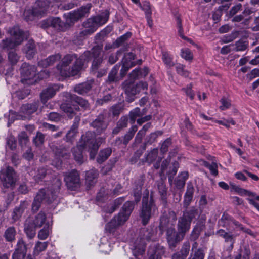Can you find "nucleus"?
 <instances>
[{
  "mask_svg": "<svg viewBox=\"0 0 259 259\" xmlns=\"http://www.w3.org/2000/svg\"><path fill=\"white\" fill-rule=\"evenodd\" d=\"M91 53L84 52L78 58L76 54H67L62 59L58 69L62 76H70L77 75L83 68L85 63L90 60Z\"/></svg>",
  "mask_w": 259,
  "mask_h": 259,
  "instance_id": "f257e3e1",
  "label": "nucleus"
},
{
  "mask_svg": "<svg viewBox=\"0 0 259 259\" xmlns=\"http://www.w3.org/2000/svg\"><path fill=\"white\" fill-rule=\"evenodd\" d=\"M53 191L45 188L41 189L37 193L31 206L32 211L33 212H36L39 210L41 203L50 204L56 199L62 183L58 178L53 179Z\"/></svg>",
  "mask_w": 259,
  "mask_h": 259,
  "instance_id": "f03ea898",
  "label": "nucleus"
},
{
  "mask_svg": "<svg viewBox=\"0 0 259 259\" xmlns=\"http://www.w3.org/2000/svg\"><path fill=\"white\" fill-rule=\"evenodd\" d=\"M157 208L152 196L149 193L145 194L142 198V206L140 209V217L143 225H147L151 217L154 214Z\"/></svg>",
  "mask_w": 259,
  "mask_h": 259,
  "instance_id": "7ed1b4c3",
  "label": "nucleus"
},
{
  "mask_svg": "<svg viewBox=\"0 0 259 259\" xmlns=\"http://www.w3.org/2000/svg\"><path fill=\"white\" fill-rule=\"evenodd\" d=\"M77 145L78 148L88 150L90 152L91 160L95 157L99 147L94 133L91 131H88L83 135Z\"/></svg>",
  "mask_w": 259,
  "mask_h": 259,
  "instance_id": "20e7f679",
  "label": "nucleus"
},
{
  "mask_svg": "<svg viewBox=\"0 0 259 259\" xmlns=\"http://www.w3.org/2000/svg\"><path fill=\"white\" fill-rule=\"evenodd\" d=\"M12 38L3 39L0 42V48L5 50L13 49L21 44L24 38V34L18 26H14L8 31Z\"/></svg>",
  "mask_w": 259,
  "mask_h": 259,
  "instance_id": "39448f33",
  "label": "nucleus"
},
{
  "mask_svg": "<svg viewBox=\"0 0 259 259\" xmlns=\"http://www.w3.org/2000/svg\"><path fill=\"white\" fill-rule=\"evenodd\" d=\"M198 209L194 207L183 211V215L179 217L177 225V230L185 236L189 231L192 221L198 215Z\"/></svg>",
  "mask_w": 259,
  "mask_h": 259,
  "instance_id": "423d86ee",
  "label": "nucleus"
},
{
  "mask_svg": "<svg viewBox=\"0 0 259 259\" xmlns=\"http://www.w3.org/2000/svg\"><path fill=\"white\" fill-rule=\"evenodd\" d=\"M154 233L151 229H143L140 230V234L134 243L133 253L135 256L141 255L145 252L146 241L152 239Z\"/></svg>",
  "mask_w": 259,
  "mask_h": 259,
  "instance_id": "0eeeda50",
  "label": "nucleus"
},
{
  "mask_svg": "<svg viewBox=\"0 0 259 259\" xmlns=\"http://www.w3.org/2000/svg\"><path fill=\"white\" fill-rule=\"evenodd\" d=\"M0 180L4 187L14 188L17 181L18 177L13 168L7 166L0 170Z\"/></svg>",
  "mask_w": 259,
  "mask_h": 259,
  "instance_id": "6e6552de",
  "label": "nucleus"
},
{
  "mask_svg": "<svg viewBox=\"0 0 259 259\" xmlns=\"http://www.w3.org/2000/svg\"><path fill=\"white\" fill-rule=\"evenodd\" d=\"M64 181L67 188L71 190H75L80 186L79 174L75 169L66 172L64 175Z\"/></svg>",
  "mask_w": 259,
  "mask_h": 259,
  "instance_id": "1a4fd4ad",
  "label": "nucleus"
},
{
  "mask_svg": "<svg viewBox=\"0 0 259 259\" xmlns=\"http://www.w3.org/2000/svg\"><path fill=\"white\" fill-rule=\"evenodd\" d=\"M109 33L107 29H105L99 33H97L95 36V39L96 40H98L100 42H96L97 44L94 46L90 51H86L85 52H90L91 53V56H92L93 59L95 58H100L101 53L103 49V44L102 41L104 40L105 36ZM91 57H90V59Z\"/></svg>",
  "mask_w": 259,
  "mask_h": 259,
  "instance_id": "9d476101",
  "label": "nucleus"
},
{
  "mask_svg": "<svg viewBox=\"0 0 259 259\" xmlns=\"http://www.w3.org/2000/svg\"><path fill=\"white\" fill-rule=\"evenodd\" d=\"M39 106V102L38 101L23 104L20 108V113L23 114H18L16 115V119L25 120L29 118L31 114L37 110Z\"/></svg>",
  "mask_w": 259,
  "mask_h": 259,
  "instance_id": "9b49d317",
  "label": "nucleus"
},
{
  "mask_svg": "<svg viewBox=\"0 0 259 259\" xmlns=\"http://www.w3.org/2000/svg\"><path fill=\"white\" fill-rule=\"evenodd\" d=\"M21 81L25 83L27 80L33 79L36 74L35 66L29 64L26 62L22 64L20 68Z\"/></svg>",
  "mask_w": 259,
  "mask_h": 259,
  "instance_id": "f8f14e48",
  "label": "nucleus"
},
{
  "mask_svg": "<svg viewBox=\"0 0 259 259\" xmlns=\"http://www.w3.org/2000/svg\"><path fill=\"white\" fill-rule=\"evenodd\" d=\"M91 7L92 5L90 3L85 6L81 7L77 10L68 13L67 18L69 19L71 22H77L80 19L88 16Z\"/></svg>",
  "mask_w": 259,
  "mask_h": 259,
  "instance_id": "ddd939ff",
  "label": "nucleus"
},
{
  "mask_svg": "<svg viewBox=\"0 0 259 259\" xmlns=\"http://www.w3.org/2000/svg\"><path fill=\"white\" fill-rule=\"evenodd\" d=\"M166 237L169 248L173 249L183 240L185 236L178 230L176 231L174 228L170 229L167 231L166 233Z\"/></svg>",
  "mask_w": 259,
  "mask_h": 259,
  "instance_id": "4468645a",
  "label": "nucleus"
},
{
  "mask_svg": "<svg viewBox=\"0 0 259 259\" xmlns=\"http://www.w3.org/2000/svg\"><path fill=\"white\" fill-rule=\"evenodd\" d=\"M82 27L83 30L76 33L77 37L80 40L93 33L98 28L92 18L87 19L83 23Z\"/></svg>",
  "mask_w": 259,
  "mask_h": 259,
  "instance_id": "2eb2a0df",
  "label": "nucleus"
},
{
  "mask_svg": "<svg viewBox=\"0 0 259 259\" xmlns=\"http://www.w3.org/2000/svg\"><path fill=\"white\" fill-rule=\"evenodd\" d=\"M178 168V163H162L161 168V175H167L169 182L171 184Z\"/></svg>",
  "mask_w": 259,
  "mask_h": 259,
  "instance_id": "dca6fc26",
  "label": "nucleus"
},
{
  "mask_svg": "<svg viewBox=\"0 0 259 259\" xmlns=\"http://www.w3.org/2000/svg\"><path fill=\"white\" fill-rule=\"evenodd\" d=\"M63 96L68 102H74L78 106H80L84 110L90 109V104L88 101L82 97L77 96L75 94H72L68 92H64Z\"/></svg>",
  "mask_w": 259,
  "mask_h": 259,
  "instance_id": "f3484780",
  "label": "nucleus"
},
{
  "mask_svg": "<svg viewBox=\"0 0 259 259\" xmlns=\"http://www.w3.org/2000/svg\"><path fill=\"white\" fill-rule=\"evenodd\" d=\"M165 253V248L158 243L151 244L148 250L149 259H159Z\"/></svg>",
  "mask_w": 259,
  "mask_h": 259,
  "instance_id": "a211bd4d",
  "label": "nucleus"
},
{
  "mask_svg": "<svg viewBox=\"0 0 259 259\" xmlns=\"http://www.w3.org/2000/svg\"><path fill=\"white\" fill-rule=\"evenodd\" d=\"M27 246L24 240L21 238L18 240L16 247L12 254V259H24L27 253Z\"/></svg>",
  "mask_w": 259,
  "mask_h": 259,
  "instance_id": "6ab92c4d",
  "label": "nucleus"
},
{
  "mask_svg": "<svg viewBox=\"0 0 259 259\" xmlns=\"http://www.w3.org/2000/svg\"><path fill=\"white\" fill-rule=\"evenodd\" d=\"M60 86L59 84H54L48 86L42 90L40 94V100L43 104L52 98L55 95L56 92L59 91Z\"/></svg>",
  "mask_w": 259,
  "mask_h": 259,
  "instance_id": "aec40b11",
  "label": "nucleus"
},
{
  "mask_svg": "<svg viewBox=\"0 0 259 259\" xmlns=\"http://www.w3.org/2000/svg\"><path fill=\"white\" fill-rule=\"evenodd\" d=\"M122 86L125 93L128 96V102H132L134 100V96L140 92V90H138L137 85L132 81H126L123 83Z\"/></svg>",
  "mask_w": 259,
  "mask_h": 259,
  "instance_id": "412c9836",
  "label": "nucleus"
},
{
  "mask_svg": "<svg viewBox=\"0 0 259 259\" xmlns=\"http://www.w3.org/2000/svg\"><path fill=\"white\" fill-rule=\"evenodd\" d=\"M70 102L62 103L60 106V108L69 118H72L73 117L77 116V113L80 111V109L77 105L75 104L73 102Z\"/></svg>",
  "mask_w": 259,
  "mask_h": 259,
  "instance_id": "4be33fe9",
  "label": "nucleus"
},
{
  "mask_svg": "<svg viewBox=\"0 0 259 259\" xmlns=\"http://www.w3.org/2000/svg\"><path fill=\"white\" fill-rule=\"evenodd\" d=\"M50 148L57 158H67L70 154V149L64 146H58L52 144Z\"/></svg>",
  "mask_w": 259,
  "mask_h": 259,
  "instance_id": "5701e85b",
  "label": "nucleus"
},
{
  "mask_svg": "<svg viewBox=\"0 0 259 259\" xmlns=\"http://www.w3.org/2000/svg\"><path fill=\"white\" fill-rule=\"evenodd\" d=\"M28 203L27 201L22 202L18 206L14 209L12 214V219L14 222L18 221L22 216L25 210L28 208Z\"/></svg>",
  "mask_w": 259,
  "mask_h": 259,
  "instance_id": "b1692460",
  "label": "nucleus"
},
{
  "mask_svg": "<svg viewBox=\"0 0 259 259\" xmlns=\"http://www.w3.org/2000/svg\"><path fill=\"white\" fill-rule=\"evenodd\" d=\"M190 244L189 242L183 243L181 250L174 253L171 256L172 259H186L189 255Z\"/></svg>",
  "mask_w": 259,
  "mask_h": 259,
  "instance_id": "393cba45",
  "label": "nucleus"
},
{
  "mask_svg": "<svg viewBox=\"0 0 259 259\" xmlns=\"http://www.w3.org/2000/svg\"><path fill=\"white\" fill-rule=\"evenodd\" d=\"M22 51L27 58L32 59L36 53V48L34 41L29 40L23 47Z\"/></svg>",
  "mask_w": 259,
  "mask_h": 259,
  "instance_id": "a878e982",
  "label": "nucleus"
},
{
  "mask_svg": "<svg viewBox=\"0 0 259 259\" xmlns=\"http://www.w3.org/2000/svg\"><path fill=\"white\" fill-rule=\"evenodd\" d=\"M62 26L61 20L58 17L48 18L43 21L41 24V27L43 28L52 27L56 29H59Z\"/></svg>",
  "mask_w": 259,
  "mask_h": 259,
  "instance_id": "bb28decb",
  "label": "nucleus"
},
{
  "mask_svg": "<svg viewBox=\"0 0 259 259\" xmlns=\"http://www.w3.org/2000/svg\"><path fill=\"white\" fill-rule=\"evenodd\" d=\"M105 116L103 113L100 114L98 117L92 122L91 125L97 128V131L100 133L106 129L107 125L105 122Z\"/></svg>",
  "mask_w": 259,
  "mask_h": 259,
  "instance_id": "cd10ccee",
  "label": "nucleus"
},
{
  "mask_svg": "<svg viewBox=\"0 0 259 259\" xmlns=\"http://www.w3.org/2000/svg\"><path fill=\"white\" fill-rule=\"evenodd\" d=\"M194 188L191 183H188L186 192L184 195L183 206L187 208L192 202L194 193Z\"/></svg>",
  "mask_w": 259,
  "mask_h": 259,
  "instance_id": "c85d7f7f",
  "label": "nucleus"
},
{
  "mask_svg": "<svg viewBox=\"0 0 259 259\" xmlns=\"http://www.w3.org/2000/svg\"><path fill=\"white\" fill-rule=\"evenodd\" d=\"M61 58V55L59 53L55 54L49 56L45 59L38 62V65L42 67H47L52 65L56 62L59 61Z\"/></svg>",
  "mask_w": 259,
  "mask_h": 259,
  "instance_id": "c756f323",
  "label": "nucleus"
},
{
  "mask_svg": "<svg viewBox=\"0 0 259 259\" xmlns=\"http://www.w3.org/2000/svg\"><path fill=\"white\" fill-rule=\"evenodd\" d=\"M93 83L94 80H90L77 84L74 87V91L80 95L86 94L91 90Z\"/></svg>",
  "mask_w": 259,
  "mask_h": 259,
  "instance_id": "7c9ffc66",
  "label": "nucleus"
},
{
  "mask_svg": "<svg viewBox=\"0 0 259 259\" xmlns=\"http://www.w3.org/2000/svg\"><path fill=\"white\" fill-rule=\"evenodd\" d=\"M31 223L37 228H40L44 224L45 225L46 221V215L45 212L40 211L38 214L35 216L34 218H28Z\"/></svg>",
  "mask_w": 259,
  "mask_h": 259,
  "instance_id": "2f4dec72",
  "label": "nucleus"
},
{
  "mask_svg": "<svg viewBox=\"0 0 259 259\" xmlns=\"http://www.w3.org/2000/svg\"><path fill=\"white\" fill-rule=\"evenodd\" d=\"M98 176V171L95 169H92L86 172L85 180L88 187L92 186L96 183Z\"/></svg>",
  "mask_w": 259,
  "mask_h": 259,
  "instance_id": "473e14b6",
  "label": "nucleus"
},
{
  "mask_svg": "<svg viewBox=\"0 0 259 259\" xmlns=\"http://www.w3.org/2000/svg\"><path fill=\"white\" fill-rule=\"evenodd\" d=\"M51 170L50 169L46 167L39 168L38 169L37 174L35 176V180L39 182L40 181H42L44 179L45 181H48V179L51 178Z\"/></svg>",
  "mask_w": 259,
  "mask_h": 259,
  "instance_id": "72a5a7b5",
  "label": "nucleus"
},
{
  "mask_svg": "<svg viewBox=\"0 0 259 259\" xmlns=\"http://www.w3.org/2000/svg\"><path fill=\"white\" fill-rule=\"evenodd\" d=\"M36 228H37L33 225L30 221L26 219L24 225V232L29 239H32L35 236Z\"/></svg>",
  "mask_w": 259,
  "mask_h": 259,
  "instance_id": "f704fd0d",
  "label": "nucleus"
},
{
  "mask_svg": "<svg viewBox=\"0 0 259 259\" xmlns=\"http://www.w3.org/2000/svg\"><path fill=\"white\" fill-rule=\"evenodd\" d=\"M159 228L161 231V234H163L164 231H168L170 229H174L172 223L169 222V218L166 216H163L161 218Z\"/></svg>",
  "mask_w": 259,
  "mask_h": 259,
  "instance_id": "c9c22d12",
  "label": "nucleus"
},
{
  "mask_svg": "<svg viewBox=\"0 0 259 259\" xmlns=\"http://www.w3.org/2000/svg\"><path fill=\"white\" fill-rule=\"evenodd\" d=\"M124 201V197H119L116 199L113 202V203L105 206L103 208L104 212L109 213H113L116 209H117L119 206H120Z\"/></svg>",
  "mask_w": 259,
  "mask_h": 259,
  "instance_id": "e433bc0d",
  "label": "nucleus"
},
{
  "mask_svg": "<svg viewBox=\"0 0 259 259\" xmlns=\"http://www.w3.org/2000/svg\"><path fill=\"white\" fill-rule=\"evenodd\" d=\"M128 118L127 116H122L116 123V127L113 130L112 134H118L121 130L126 127L128 124Z\"/></svg>",
  "mask_w": 259,
  "mask_h": 259,
  "instance_id": "4c0bfd02",
  "label": "nucleus"
},
{
  "mask_svg": "<svg viewBox=\"0 0 259 259\" xmlns=\"http://www.w3.org/2000/svg\"><path fill=\"white\" fill-rule=\"evenodd\" d=\"M189 177V174L187 171H183L181 172L177 177L175 180V185L176 187L181 189L183 188L185 185L186 181Z\"/></svg>",
  "mask_w": 259,
  "mask_h": 259,
  "instance_id": "58836bf2",
  "label": "nucleus"
},
{
  "mask_svg": "<svg viewBox=\"0 0 259 259\" xmlns=\"http://www.w3.org/2000/svg\"><path fill=\"white\" fill-rule=\"evenodd\" d=\"M138 130L137 125L132 126L123 137V144L126 146L128 142L133 139L136 132Z\"/></svg>",
  "mask_w": 259,
  "mask_h": 259,
  "instance_id": "ea45409f",
  "label": "nucleus"
},
{
  "mask_svg": "<svg viewBox=\"0 0 259 259\" xmlns=\"http://www.w3.org/2000/svg\"><path fill=\"white\" fill-rule=\"evenodd\" d=\"M91 18L93 19L94 23L98 28L106 23L108 20L109 15L108 14H104L97 15Z\"/></svg>",
  "mask_w": 259,
  "mask_h": 259,
  "instance_id": "a19ab883",
  "label": "nucleus"
},
{
  "mask_svg": "<svg viewBox=\"0 0 259 259\" xmlns=\"http://www.w3.org/2000/svg\"><path fill=\"white\" fill-rule=\"evenodd\" d=\"M158 150L155 148L152 150L147 155L146 160L147 162H161L162 158L158 156Z\"/></svg>",
  "mask_w": 259,
  "mask_h": 259,
  "instance_id": "79ce46f5",
  "label": "nucleus"
},
{
  "mask_svg": "<svg viewBox=\"0 0 259 259\" xmlns=\"http://www.w3.org/2000/svg\"><path fill=\"white\" fill-rule=\"evenodd\" d=\"M120 65L116 64L111 69V71L109 73L107 82L111 83L112 82H116L118 80L117 77L116 76L118 71L119 69Z\"/></svg>",
  "mask_w": 259,
  "mask_h": 259,
  "instance_id": "37998d69",
  "label": "nucleus"
},
{
  "mask_svg": "<svg viewBox=\"0 0 259 259\" xmlns=\"http://www.w3.org/2000/svg\"><path fill=\"white\" fill-rule=\"evenodd\" d=\"M20 58V56L15 51H9L8 53V61L11 66L17 64Z\"/></svg>",
  "mask_w": 259,
  "mask_h": 259,
  "instance_id": "c03bdc74",
  "label": "nucleus"
},
{
  "mask_svg": "<svg viewBox=\"0 0 259 259\" xmlns=\"http://www.w3.org/2000/svg\"><path fill=\"white\" fill-rule=\"evenodd\" d=\"M146 113L145 109H143V111L141 112L140 109L136 108L130 113V118L131 124H133L137 117L142 116Z\"/></svg>",
  "mask_w": 259,
  "mask_h": 259,
  "instance_id": "a18cd8bd",
  "label": "nucleus"
},
{
  "mask_svg": "<svg viewBox=\"0 0 259 259\" xmlns=\"http://www.w3.org/2000/svg\"><path fill=\"white\" fill-rule=\"evenodd\" d=\"M16 231L14 227H10L6 229L5 232L4 236L6 241L12 242L15 239Z\"/></svg>",
  "mask_w": 259,
  "mask_h": 259,
  "instance_id": "49530a36",
  "label": "nucleus"
},
{
  "mask_svg": "<svg viewBox=\"0 0 259 259\" xmlns=\"http://www.w3.org/2000/svg\"><path fill=\"white\" fill-rule=\"evenodd\" d=\"M111 153L112 149L110 148H107L101 150L99 153L98 162H104L110 156Z\"/></svg>",
  "mask_w": 259,
  "mask_h": 259,
  "instance_id": "de8ad7c7",
  "label": "nucleus"
},
{
  "mask_svg": "<svg viewBox=\"0 0 259 259\" xmlns=\"http://www.w3.org/2000/svg\"><path fill=\"white\" fill-rule=\"evenodd\" d=\"M51 228L49 226V223L45 224V225L42 229L40 230L38 233V238L40 240L46 239L50 233Z\"/></svg>",
  "mask_w": 259,
  "mask_h": 259,
  "instance_id": "09e8293b",
  "label": "nucleus"
},
{
  "mask_svg": "<svg viewBox=\"0 0 259 259\" xmlns=\"http://www.w3.org/2000/svg\"><path fill=\"white\" fill-rule=\"evenodd\" d=\"M48 245V242H41L37 241L33 249V254L34 255H38L41 252L44 251Z\"/></svg>",
  "mask_w": 259,
  "mask_h": 259,
  "instance_id": "8fccbe9b",
  "label": "nucleus"
},
{
  "mask_svg": "<svg viewBox=\"0 0 259 259\" xmlns=\"http://www.w3.org/2000/svg\"><path fill=\"white\" fill-rule=\"evenodd\" d=\"M135 58V55L133 53H128L125 54L124 57L123 58L121 63H125V61L126 62L127 64H130L132 65V67L135 66L137 64L139 63V62H141V60H138L137 63H136L134 61V60Z\"/></svg>",
  "mask_w": 259,
  "mask_h": 259,
  "instance_id": "3c124183",
  "label": "nucleus"
},
{
  "mask_svg": "<svg viewBox=\"0 0 259 259\" xmlns=\"http://www.w3.org/2000/svg\"><path fill=\"white\" fill-rule=\"evenodd\" d=\"M104 62L103 57L102 56L100 58H95L92 63L91 67V72L97 71L100 68Z\"/></svg>",
  "mask_w": 259,
  "mask_h": 259,
  "instance_id": "603ef678",
  "label": "nucleus"
},
{
  "mask_svg": "<svg viewBox=\"0 0 259 259\" xmlns=\"http://www.w3.org/2000/svg\"><path fill=\"white\" fill-rule=\"evenodd\" d=\"M157 187L159 190V193L161 196L162 199L165 201L166 199L167 188L162 180H160L157 182Z\"/></svg>",
  "mask_w": 259,
  "mask_h": 259,
  "instance_id": "864d4df0",
  "label": "nucleus"
},
{
  "mask_svg": "<svg viewBox=\"0 0 259 259\" xmlns=\"http://www.w3.org/2000/svg\"><path fill=\"white\" fill-rule=\"evenodd\" d=\"M163 132L162 131H157L151 133L146 138L145 144H151L154 143L158 136H161Z\"/></svg>",
  "mask_w": 259,
  "mask_h": 259,
  "instance_id": "5fc2aeb1",
  "label": "nucleus"
},
{
  "mask_svg": "<svg viewBox=\"0 0 259 259\" xmlns=\"http://www.w3.org/2000/svg\"><path fill=\"white\" fill-rule=\"evenodd\" d=\"M18 139L19 144L22 148L26 146L29 142V137L25 132H22L18 135Z\"/></svg>",
  "mask_w": 259,
  "mask_h": 259,
  "instance_id": "6e6d98bb",
  "label": "nucleus"
},
{
  "mask_svg": "<svg viewBox=\"0 0 259 259\" xmlns=\"http://www.w3.org/2000/svg\"><path fill=\"white\" fill-rule=\"evenodd\" d=\"M120 225L117 222L116 217L113 218L110 222L107 224L105 227V230L109 232L113 233L114 232L115 229Z\"/></svg>",
  "mask_w": 259,
  "mask_h": 259,
  "instance_id": "4d7b16f0",
  "label": "nucleus"
},
{
  "mask_svg": "<svg viewBox=\"0 0 259 259\" xmlns=\"http://www.w3.org/2000/svg\"><path fill=\"white\" fill-rule=\"evenodd\" d=\"M135 203L133 201L126 202L122 208V211L130 217L134 209Z\"/></svg>",
  "mask_w": 259,
  "mask_h": 259,
  "instance_id": "13d9d810",
  "label": "nucleus"
},
{
  "mask_svg": "<svg viewBox=\"0 0 259 259\" xmlns=\"http://www.w3.org/2000/svg\"><path fill=\"white\" fill-rule=\"evenodd\" d=\"M162 59L167 67L170 68L175 65L172 57L167 52L162 53Z\"/></svg>",
  "mask_w": 259,
  "mask_h": 259,
  "instance_id": "bf43d9fd",
  "label": "nucleus"
},
{
  "mask_svg": "<svg viewBox=\"0 0 259 259\" xmlns=\"http://www.w3.org/2000/svg\"><path fill=\"white\" fill-rule=\"evenodd\" d=\"M51 2V0H39L36 2L34 7H39L42 9L41 12H46Z\"/></svg>",
  "mask_w": 259,
  "mask_h": 259,
  "instance_id": "052dcab7",
  "label": "nucleus"
},
{
  "mask_svg": "<svg viewBox=\"0 0 259 259\" xmlns=\"http://www.w3.org/2000/svg\"><path fill=\"white\" fill-rule=\"evenodd\" d=\"M132 36L131 32H128L125 34L121 36L118 38L115 42L114 43V45L115 47L117 48L121 46L124 42H125L128 38H130Z\"/></svg>",
  "mask_w": 259,
  "mask_h": 259,
  "instance_id": "680f3d73",
  "label": "nucleus"
},
{
  "mask_svg": "<svg viewBox=\"0 0 259 259\" xmlns=\"http://www.w3.org/2000/svg\"><path fill=\"white\" fill-rule=\"evenodd\" d=\"M45 135L38 132L36 136L33 138V141L36 146H39L43 144L45 140Z\"/></svg>",
  "mask_w": 259,
  "mask_h": 259,
  "instance_id": "e2e57ef3",
  "label": "nucleus"
},
{
  "mask_svg": "<svg viewBox=\"0 0 259 259\" xmlns=\"http://www.w3.org/2000/svg\"><path fill=\"white\" fill-rule=\"evenodd\" d=\"M176 71L177 73L185 77H187L189 76V72L185 69V66L182 64H177L176 67Z\"/></svg>",
  "mask_w": 259,
  "mask_h": 259,
  "instance_id": "0e129e2a",
  "label": "nucleus"
},
{
  "mask_svg": "<svg viewBox=\"0 0 259 259\" xmlns=\"http://www.w3.org/2000/svg\"><path fill=\"white\" fill-rule=\"evenodd\" d=\"M204 166L210 170L212 175L216 176L218 175L217 163H204Z\"/></svg>",
  "mask_w": 259,
  "mask_h": 259,
  "instance_id": "69168bd1",
  "label": "nucleus"
},
{
  "mask_svg": "<svg viewBox=\"0 0 259 259\" xmlns=\"http://www.w3.org/2000/svg\"><path fill=\"white\" fill-rule=\"evenodd\" d=\"M235 47L233 49L235 51H243L247 48V44L246 42L242 40H239L235 43Z\"/></svg>",
  "mask_w": 259,
  "mask_h": 259,
  "instance_id": "338daca9",
  "label": "nucleus"
},
{
  "mask_svg": "<svg viewBox=\"0 0 259 259\" xmlns=\"http://www.w3.org/2000/svg\"><path fill=\"white\" fill-rule=\"evenodd\" d=\"M84 150L83 149H80L77 147V146L74 149L73 155L74 159L76 161L80 162L82 158V151Z\"/></svg>",
  "mask_w": 259,
  "mask_h": 259,
  "instance_id": "774afa93",
  "label": "nucleus"
}]
</instances>
